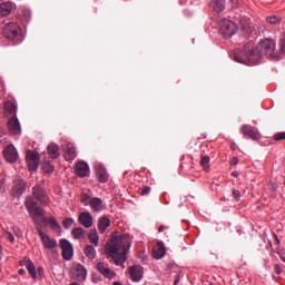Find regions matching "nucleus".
I'll list each match as a JSON object with an SVG mask.
<instances>
[{
    "label": "nucleus",
    "mask_w": 285,
    "mask_h": 285,
    "mask_svg": "<svg viewBox=\"0 0 285 285\" xmlns=\"http://www.w3.org/2000/svg\"><path fill=\"white\" fill-rule=\"evenodd\" d=\"M89 206L92 210V213H101V210H104L105 206H104V200H101V198L99 197H94L89 200Z\"/></svg>",
    "instance_id": "6ab92c4d"
},
{
    "label": "nucleus",
    "mask_w": 285,
    "mask_h": 285,
    "mask_svg": "<svg viewBox=\"0 0 285 285\" xmlns=\"http://www.w3.org/2000/svg\"><path fill=\"white\" fill-rule=\"evenodd\" d=\"M20 265L23 266V262H20Z\"/></svg>",
    "instance_id": "5fc2aeb1"
},
{
    "label": "nucleus",
    "mask_w": 285,
    "mask_h": 285,
    "mask_svg": "<svg viewBox=\"0 0 285 285\" xmlns=\"http://www.w3.org/2000/svg\"><path fill=\"white\" fill-rule=\"evenodd\" d=\"M37 273L39 277H43V267H38Z\"/></svg>",
    "instance_id": "c03bdc74"
},
{
    "label": "nucleus",
    "mask_w": 285,
    "mask_h": 285,
    "mask_svg": "<svg viewBox=\"0 0 285 285\" xmlns=\"http://www.w3.org/2000/svg\"><path fill=\"white\" fill-rule=\"evenodd\" d=\"M166 228H168V227L160 225L158 228V233H164L166 230Z\"/></svg>",
    "instance_id": "49530a36"
},
{
    "label": "nucleus",
    "mask_w": 285,
    "mask_h": 285,
    "mask_svg": "<svg viewBox=\"0 0 285 285\" xmlns=\"http://www.w3.org/2000/svg\"><path fill=\"white\" fill-rule=\"evenodd\" d=\"M237 164H239V158L238 157H234L232 159V166H237Z\"/></svg>",
    "instance_id": "37998d69"
},
{
    "label": "nucleus",
    "mask_w": 285,
    "mask_h": 285,
    "mask_svg": "<svg viewBox=\"0 0 285 285\" xmlns=\"http://www.w3.org/2000/svg\"><path fill=\"white\" fill-rule=\"evenodd\" d=\"M132 243L130 238L124 234L116 232L111 235L109 242L106 243L105 254L110 257L116 266H124L128 259V252Z\"/></svg>",
    "instance_id": "f03ea898"
},
{
    "label": "nucleus",
    "mask_w": 285,
    "mask_h": 285,
    "mask_svg": "<svg viewBox=\"0 0 285 285\" xmlns=\"http://www.w3.org/2000/svg\"><path fill=\"white\" fill-rule=\"evenodd\" d=\"M85 255L88 259H95V257H97V249H95L92 245H87L85 247Z\"/></svg>",
    "instance_id": "c756f323"
},
{
    "label": "nucleus",
    "mask_w": 285,
    "mask_h": 285,
    "mask_svg": "<svg viewBox=\"0 0 285 285\" xmlns=\"http://www.w3.org/2000/svg\"><path fill=\"white\" fill-rule=\"evenodd\" d=\"M200 166L208 173L210 170V157L209 156H202Z\"/></svg>",
    "instance_id": "2f4dec72"
},
{
    "label": "nucleus",
    "mask_w": 285,
    "mask_h": 285,
    "mask_svg": "<svg viewBox=\"0 0 285 285\" xmlns=\"http://www.w3.org/2000/svg\"><path fill=\"white\" fill-rule=\"evenodd\" d=\"M96 269L98 273L105 276L106 279H115L117 273L110 268L108 263L99 262L96 264Z\"/></svg>",
    "instance_id": "1a4fd4ad"
},
{
    "label": "nucleus",
    "mask_w": 285,
    "mask_h": 285,
    "mask_svg": "<svg viewBox=\"0 0 285 285\" xmlns=\"http://www.w3.org/2000/svg\"><path fill=\"white\" fill-rule=\"evenodd\" d=\"M180 277H181V276H180L179 274L175 276L174 285L179 284Z\"/></svg>",
    "instance_id": "a18cd8bd"
},
{
    "label": "nucleus",
    "mask_w": 285,
    "mask_h": 285,
    "mask_svg": "<svg viewBox=\"0 0 285 285\" xmlns=\"http://www.w3.org/2000/svg\"><path fill=\"white\" fill-rule=\"evenodd\" d=\"M243 28H246V24H243Z\"/></svg>",
    "instance_id": "6e6d98bb"
},
{
    "label": "nucleus",
    "mask_w": 285,
    "mask_h": 285,
    "mask_svg": "<svg viewBox=\"0 0 285 285\" xmlns=\"http://www.w3.org/2000/svg\"><path fill=\"white\" fill-rule=\"evenodd\" d=\"M47 153L48 155L51 157V159H57L59 158V145L57 144H50L48 147H47Z\"/></svg>",
    "instance_id": "393cba45"
},
{
    "label": "nucleus",
    "mask_w": 285,
    "mask_h": 285,
    "mask_svg": "<svg viewBox=\"0 0 285 285\" xmlns=\"http://www.w3.org/2000/svg\"><path fill=\"white\" fill-rule=\"evenodd\" d=\"M24 206L29 215H31L33 222H37V217H42V224H50V218L46 217V210H43V208H41L31 196L26 198Z\"/></svg>",
    "instance_id": "7ed1b4c3"
},
{
    "label": "nucleus",
    "mask_w": 285,
    "mask_h": 285,
    "mask_svg": "<svg viewBox=\"0 0 285 285\" xmlns=\"http://www.w3.org/2000/svg\"><path fill=\"white\" fill-rule=\"evenodd\" d=\"M274 141H284L285 140V131L276 132L273 137Z\"/></svg>",
    "instance_id": "4c0bfd02"
},
{
    "label": "nucleus",
    "mask_w": 285,
    "mask_h": 285,
    "mask_svg": "<svg viewBox=\"0 0 285 285\" xmlns=\"http://www.w3.org/2000/svg\"><path fill=\"white\" fill-rule=\"evenodd\" d=\"M88 272L86 271V267L81 264H78L73 267V279L77 282H86V275Z\"/></svg>",
    "instance_id": "2eb2a0df"
},
{
    "label": "nucleus",
    "mask_w": 285,
    "mask_h": 285,
    "mask_svg": "<svg viewBox=\"0 0 285 285\" xmlns=\"http://www.w3.org/2000/svg\"><path fill=\"white\" fill-rule=\"evenodd\" d=\"M41 168L43 173H47L48 175H52V173H55V167L52 164H50V161L42 163Z\"/></svg>",
    "instance_id": "473e14b6"
},
{
    "label": "nucleus",
    "mask_w": 285,
    "mask_h": 285,
    "mask_svg": "<svg viewBox=\"0 0 285 285\" xmlns=\"http://www.w3.org/2000/svg\"><path fill=\"white\" fill-rule=\"evenodd\" d=\"M78 222L83 226V228H92L95 218H92V214H90V212H81L78 216Z\"/></svg>",
    "instance_id": "4468645a"
},
{
    "label": "nucleus",
    "mask_w": 285,
    "mask_h": 285,
    "mask_svg": "<svg viewBox=\"0 0 285 285\" xmlns=\"http://www.w3.org/2000/svg\"><path fill=\"white\" fill-rule=\"evenodd\" d=\"M275 48H277V43L275 42V40L268 38L262 40L258 43V53L255 52V47L253 46V43H246L240 52L234 53V59L238 63H244L245 66H248V63L259 62V59H262V56L259 55H265V57H268V59L279 60L282 53L281 51L276 52Z\"/></svg>",
    "instance_id": "f257e3e1"
},
{
    "label": "nucleus",
    "mask_w": 285,
    "mask_h": 285,
    "mask_svg": "<svg viewBox=\"0 0 285 285\" xmlns=\"http://www.w3.org/2000/svg\"><path fill=\"white\" fill-rule=\"evenodd\" d=\"M37 230L45 248H47L48 250L57 248V239L50 238L46 233H43V229L41 228H37Z\"/></svg>",
    "instance_id": "9d476101"
},
{
    "label": "nucleus",
    "mask_w": 285,
    "mask_h": 285,
    "mask_svg": "<svg viewBox=\"0 0 285 285\" xmlns=\"http://www.w3.org/2000/svg\"><path fill=\"white\" fill-rule=\"evenodd\" d=\"M210 6L217 14L222 13L223 10H226V1L224 0H212Z\"/></svg>",
    "instance_id": "b1692460"
},
{
    "label": "nucleus",
    "mask_w": 285,
    "mask_h": 285,
    "mask_svg": "<svg viewBox=\"0 0 285 285\" xmlns=\"http://www.w3.org/2000/svg\"><path fill=\"white\" fill-rule=\"evenodd\" d=\"M27 17L30 18V11H27Z\"/></svg>",
    "instance_id": "864d4df0"
},
{
    "label": "nucleus",
    "mask_w": 285,
    "mask_h": 285,
    "mask_svg": "<svg viewBox=\"0 0 285 285\" xmlns=\"http://www.w3.org/2000/svg\"><path fill=\"white\" fill-rule=\"evenodd\" d=\"M32 197L41 204V206H48L50 204V197L48 196V191L41 185H36L32 188Z\"/></svg>",
    "instance_id": "20e7f679"
},
{
    "label": "nucleus",
    "mask_w": 285,
    "mask_h": 285,
    "mask_svg": "<svg viewBox=\"0 0 285 285\" xmlns=\"http://www.w3.org/2000/svg\"><path fill=\"white\" fill-rule=\"evenodd\" d=\"M7 128L9 135H21V124L19 122V118H17V116L11 117L7 121Z\"/></svg>",
    "instance_id": "ddd939ff"
},
{
    "label": "nucleus",
    "mask_w": 285,
    "mask_h": 285,
    "mask_svg": "<svg viewBox=\"0 0 285 285\" xmlns=\"http://www.w3.org/2000/svg\"><path fill=\"white\" fill-rule=\"evenodd\" d=\"M164 255H166V247L164 246V243H157L153 249L154 259H161Z\"/></svg>",
    "instance_id": "4be33fe9"
},
{
    "label": "nucleus",
    "mask_w": 285,
    "mask_h": 285,
    "mask_svg": "<svg viewBox=\"0 0 285 285\" xmlns=\"http://www.w3.org/2000/svg\"><path fill=\"white\" fill-rule=\"evenodd\" d=\"M89 170L90 168L88 167V164L86 161H79L75 168L76 175L81 178L86 177Z\"/></svg>",
    "instance_id": "aec40b11"
},
{
    "label": "nucleus",
    "mask_w": 285,
    "mask_h": 285,
    "mask_svg": "<svg viewBox=\"0 0 285 285\" xmlns=\"http://www.w3.org/2000/svg\"><path fill=\"white\" fill-rule=\"evenodd\" d=\"M232 195L235 202H239V199H242V193L239 191V189H234Z\"/></svg>",
    "instance_id": "58836bf2"
},
{
    "label": "nucleus",
    "mask_w": 285,
    "mask_h": 285,
    "mask_svg": "<svg viewBox=\"0 0 285 285\" xmlns=\"http://www.w3.org/2000/svg\"><path fill=\"white\" fill-rule=\"evenodd\" d=\"M90 199L91 196L87 193L80 194V202L83 204V206H90Z\"/></svg>",
    "instance_id": "c9c22d12"
},
{
    "label": "nucleus",
    "mask_w": 285,
    "mask_h": 285,
    "mask_svg": "<svg viewBox=\"0 0 285 285\" xmlns=\"http://www.w3.org/2000/svg\"><path fill=\"white\" fill-rule=\"evenodd\" d=\"M72 224H75V219L72 218H65L62 220V226L63 228L68 229V228H71L72 227Z\"/></svg>",
    "instance_id": "e433bc0d"
},
{
    "label": "nucleus",
    "mask_w": 285,
    "mask_h": 285,
    "mask_svg": "<svg viewBox=\"0 0 285 285\" xmlns=\"http://www.w3.org/2000/svg\"><path fill=\"white\" fill-rule=\"evenodd\" d=\"M14 195H22L26 193V180L16 179L12 188Z\"/></svg>",
    "instance_id": "5701e85b"
},
{
    "label": "nucleus",
    "mask_w": 285,
    "mask_h": 285,
    "mask_svg": "<svg viewBox=\"0 0 285 285\" xmlns=\"http://www.w3.org/2000/svg\"><path fill=\"white\" fill-rule=\"evenodd\" d=\"M3 157L9 164H14L17 159H19V153H17V148H14V145H8L4 148Z\"/></svg>",
    "instance_id": "f8f14e48"
},
{
    "label": "nucleus",
    "mask_w": 285,
    "mask_h": 285,
    "mask_svg": "<svg viewBox=\"0 0 285 285\" xmlns=\"http://www.w3.org/2000/svg\"><path fill=\"white\" fill-rule=\"evenodd\" d=\"M73 239H83L86 237V229L77 227L71 230Z\"/></svg>",
    "instance_id": "cd10ccee"
},
{
    "label": "nucleus",
    "mask_w": 285,
    "mask_h": 285,
    "mask_svg": "<svg viewBox=\"0 0 285 285\" xmlns=\"http://www.w3.org/2000/svg\"><path fill=\"white\" fill-rule=\"evenodd\" d=\"M4 110L6 112H8V115H16L17 106L14 105V102L8 100L4 102Z\"/></svg>",
    "instance_id": "7c9ffc66"
},
{
    "label": "nucleus",
    "mask_w": 285,
    "mask_h": 285,
    "mask_svg": "<svg viewBox=\"0 0 285 285\" xmlns=\"http://www.w3.org/2000/svg\"><path fill=\"white\" fill-rule=\"evenodd\" d=\"M266 21L272 26H279L282 23V19L277 18V16H269L266 18Z\"/></svg>",
    "instance_id": "72a5a7b5"
},
{
    "label": "nucleus",
    "mask_w": 285,
    "mask_h": 285,
    "mask_svg": "<svg viewBox=\"0 0 285 285\" xmlns=\"http://www.w3.org/2000/svg\"><path fill=\"white\" fill-rule=\"evenodd\" d=\"M276 244H279V238H277V235H274Z\"/></svg>",
    "instance_id": "8fccbe9b"
},
{
    "label": "nucleus",
    "mask_w": 285,
    "mask_h": 285,
    "mask_svg": "<svg viewBox=\"0 0 285 285\" xmlns=\"http://www.w3.org/2000/svg\"><path fill=\"white\" fill-rule=\"evenodd\" d=\"M2 35L7 39L14 40V39H17V37H19V35H21V28L19 27V24H17L14 22H9V23L4 24V27L2 29Z\"/></svg>",
    "instance_id": "0eeeda50"
},
{
    "label": "nucleus",
    "mask_w": 285,
    "mask_h": 285,
    "mask_svg": "<svg viewBox=\"0 0 285 285\" xmlns=\"http://www.w3.org/2000/svg\"><path fill=\"white\" fill-rule=\"evenodd\" d=\"M140 195L144 197L146 195H150V187L149 186H145L140 189Z\"/></svg>",
    "instance_id": "ea45409f"
},
{
    "label": "nucleus",
    "mask_w": 285,
    "mask_h": 285,
    "mask_svg": "<svg viewBox=\"0 0 285 285\" xmlns=\"http://www.w3.org/2000/svg\"><path fill=\"white\" fill-rule=\"evenodd\" d=\"M49 226L51 230H59V228H61V225H59L57 218H55L53 216L49 218Z\"/></svg>",
    "instance_id": "f704fd0d"
},
{
    "label": "nucleus",
    "mask_w": 285,
    "mask_h": 285,
    "mask_svg": "<svg viewBox=\"0 0 285 285\" xmlns=\"http://www.w3.org/2000/svg\"><path fill=\"white\" fill-rule=\"evenodd\" d=\"M60 248L62 249V258L66 262H70L75 256V248H72V244L68 242V239H60Z\"/></svg>",
    "instance_id": "6e6552de"
},
{
    "label": "nucleus",
    "mask_w": 285,
    "mask_h": 285,
    "mask_svg": "<svg viewBox=\"0 0 285 285\" xmlns=\"http://www.w3.org/2000/svg\"><path fill=\"white\" fill-rule=\"evenodd\" d=\"M12 12V2H2L0 4V17H8Z\"/></svg>",
    "instance_id": "a878e982"
},
{
    "label": "nucleus",
    "mask_w": 285,
    "mask_h": 285,
    "mask_svg": "<svg viewBox=\"0 0 285 285\" xmlns=\"http://www.w3.org/2000/svg\"><path fill=\"white\" fill-rule=\"evenodd\" d=\"M238 30L237 23L228 20V19H224L220 22V32L223 35V37H225L226 39H230V37H233V35H235Z\"/></svg>",
    "instance_id": "423d86ee"
},
{
    "label": "nucleus",
    "mask_w": 285,
    "mask_h": 285,
    "mask_svg": "<svg viewBox=\"0 0 285 285\" xmlns=\"http://www.w3.org/2000/svg\"><path fill=\"white\" fill-rule=\"evenodd\" d=\"M95 170L98 181L100 184H106V181H108V171L106 170V167L101 164H97Z\"/></svg>",
    "instance_id": "f3484780"
},
{
    "label": "nucleus",
    "mask_w": 285,
    "mask_h": 285,
    "mask_svg": "<svg viewBox=\"0 0 285 285\" xmlns=\"http://www.w3.org/2000/svg\"><path fill=\"white\" fill-rule=\"evenodd\" d=\"M7 239H9L11 244H14V235H12V233L7 232Z\"/></svg>",
    "instance_id": "79ce46f5"
},
{
    "label": "nucleus",
    "mask_w": 285,
    "mask_h": 285,
    "mask_svg": "<svg viewBox=\"0 0 285 285\" xmlns=\"http://www.w3.org/2000/svg\"><path fill=\"white\" fill-rule=\"evenodd\" d=\"M240 132H243L245 137H249V139H253V141L262 139V134H259V131H257V129L255 127H252L250 125H243L240 128Z\"/></svg>",
    "instance_id": "9b49d317"
},
{
    "label": "nucleus",
    "mask_w": 285,
    "mask_h": 285,
    "mask_svg": "<svg viewBox=\"0 0 285 285\" xmlns=\"http://www.w3.org/2000/svg\"><path fill=\"white\" fill-rule=\"evenodd\" d=\"M16 235H17V237H21V233L20 232H17Z\"/></svg>",
    "instance_id": "603ef678"
},
{
    "label": "nucleus",
    "mask_w": 285,
    "mask_h": 285,
    "mask_svg": "<svg viewBox=\"0 0 285 285\" xmlns=\"http://www.w3.org/2000/svg\"><path fill=\"white\" fill-rule=\"evenodd\" d=\"M274 272L276 273V275H282V273H284V269H282V266L276 264L274 266Z\"/></svg>",
    "instance_id": "a19ab883"
},
{
    "label": "nucleus",
    "mask_w": 285,
    "mask_h": 285,
    "mask_svg": "<svg viewBox=\"0 0 285 285\" xmlns=\"http://www.w3.org/2000/svg\"><path fill=\"white\" fill-rule=\"evenodd\" d=\"M18 273H19L20 275H26V269L20 268V269L18 271Z\"/></svg>",
    "instance_id": "de8ad7c7"
},
{
    "label": "nucleus",
    "mask_w": 285,
    "mask_h": 285,
    "mask_svg": "<svg viewBox=\"0 0 285 285\" xmlns=\"http://www.w3.org/2000/svg\"><path fill=\"white\" fill-rule=\"evenodd\" d=\"M23 263L26 264V268L31 277L37 279V267H35V263H32L30 259H24Z\"/></svg>",
    "instance_id": "bb28decb"
},
{
    "label": "nucleus",
    "mask_w": 285,
    "mask_h": 285,
    "mask_svg": "<svg viewBox=\"0 0 285 285\" xmlns=\"http://www.w3.org/2000/svg\"><path fill=\"white\" fill-rule=\"evenodd\" d=\"M108 228H110V218L108 216L100 217L98 220V230L100 235H104Z\"/></svg>",
    "instance_id": "412c9836"
},
{
    "label": "nucleus",
    "mask_w": 285,
    "mask_h": 285,
    "mask_svg": "<svg viewBox=\"0 0 285 285\" xmlns=\"http://www.w3.org/2000/svg\"><path fill=\"white\" fill-rule=\"evenodd\" d=\"M281 259H282V262H284V264H285V256H284V255H281Z\"/></svg>",
    "instance_id": "3c124183"
},
{
    "label": "nucleus",
    "mask_w": 285,
    "mask_h": 285,
    "mask_svg": "<svg viewBox=\"0 0 285 285\" xmlns=\"http://www.w3.org/2000/svg\"><path fill=\"white\" fill-rule=\"evenodd\" d=\"M130 279L134 282H141V277H144V268L139 265H134L129 267Z\"/></svg>",
    "instance_id": "dca6fc26"
},
{
    "label": "nucleus",
    "mask_w": 285,
    "mask_h": 285,
    "mask_svg": "<svg viewBox=\"0 0 285 285\" xmlns=\"http://www.w3.org/2000/svg\"><path fill=\"white\" fill-rule=\"evenodd\" d=\"M88 239L90 244H94L96 247L99 246V234L97 229H91L88 234Z\"/></svg>",
    "instance_id": "c85d7f7f"
},
{
    "label": "nucleus",
    "mask_w": 285,
    "mask_h": 285,
    "mask_svg": "<svg viewBox=\"0 0 285 285\" xmlns=\"http://www.w3.org/2000/svg\"><path fill=\"white\" fill-rule=\"evenodd\" d=\"M65 159L66 161H72L77 159V148L71 142L65 145Z\"/></svg>",
    "instance_id": "a211bd4d"
},
{
    "label": "nucleus",
    "mask_w": 285,
    "mask_h": 285,
    "mask_svg": "<svg viewBox=\"0 0 285 285\" xmlns=\"http://www.w3.org/2000/svg\"><path fill=\"white\" fill-rule=\"evenodd\" d=\"M26 161L30 173H37L41 161V156L38 151L27 150Z\"/></svg>",
    "instance_id": "39448f33"
},
{
    "label": "nucleus",
    "mask_w": 285,
    "mask_h": 285,
    "mask_svg": "<svg viewBox=\"0 0 285 285\" xmlns=\"http://www.w3.org/2000/svg\"><path fill=\"white\" fill-rule=\"evenodd\" d=\"M232 177H239V174H237L236 171H233Z\"/></svg>",
    "instance_id": "09e8293b"
}]
</instances>
